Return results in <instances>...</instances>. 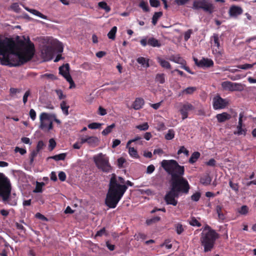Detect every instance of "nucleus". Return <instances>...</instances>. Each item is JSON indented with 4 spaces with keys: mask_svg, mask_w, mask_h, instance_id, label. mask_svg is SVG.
I'll use <instances>...</instances> for the list:
<instances>
[{
    "mask_svg": "<svg viewBox=\"0 0 256 256\" xmlns=\"http://www.w3.org/2000/svg\"><path fill=\"white\" fill-rule=\"evenodd\" d=\"M34 50L28 36H18L16 40L0 38V63L10 67L20 66L32 58Z\"/></svg>",
    "mask_w": 256,
    "mask_h": 256,
    "instance_id": "1",
    "label": "nucleus"
},
{
    "mask_svg": "<svg viewBox=\"0 0 256 256\" xmlns=\"http://www.w3.org/2000/svg\"><path fill=\"white\" fill-rule=\"evenodd\" d=\"M124 184L125 181L122 178H116L114 174H112L105 201L106 205L110 208H114L116 206L126 190L128 187Z\"/></svg>",
    "mask_w": 256,
    "mask_h": 256,
    "instance_id": "2",
    "label": "nucleus"
},
{
    "mask_svg": "<svg viewBox=\"0 0 256 256\" xmlns=\"http://www.w3.org/2000/svg\"><path fill=\"white\" fill-rule=\"evenodd\" d=\"M11 185L10 180L3 174L0 173V196L6 204L15 206L17 204V197L15 194H10Z\"/></svg>",
    "mask_w": 256,
    "mask_h": 256,
    "instance_id": "3",
    "label": "nucleus"
},
{
    "mask_svg": "<svg viewBox=\"0 0 256 256\" xmlns=\"http://www.w3.org/2000/svg\"><path fill=\"white\" fill-rule=\"evenodd\" d=\"M218 238V234L208 225L202 228L200 241L204 247V251L206 252L212 250L216 240Z\"/></svg>",
    "mask_w": 256,
    "mask_h": 256,
    "instance_id": "4",
    "label": "nucleus"
},
{
    "mask_svg": "<svg viewBox=\"0 0 256 256\" xmlns=\"http://www.w3.org/2000/svg\"><path fill=\"white\" fill-rule=\"evenodd\" d=\"M161 166L168 174L172 176V180L181 178L184 174V166H180L175 160H164L161 162Z\"/></svg>",
    "mask_w": 256,
    "mask_h": 256,
    "instance_id": "5",
    "label": "nucleus"
},
{
    "mask_svg": "<svg viewBox=\"0 0 256 256\" xmlns=\"http://www.w3.org/2000/svg\"><path fill=\"white\" fill-rule=\"evenodd\" d=\"M94 160L96 166L104 172H108L112 170L109 163L108 158L102 153H100L94 156Z\"/></svg>",
    "mask_w": 256,
    "mask_h": 256,
    "instance_id": "6",
    "label": "nucleus"
},
{
    "mask_svg": "<svg viewBox=\"0 0 256 256\" xmlns=\"http://www.w3.org/2000/svg\"><path fill=\"white\" fill-rule=\"evenodd\" d=\"M190 188L188 180L183 177L172 180V188L178 194L182 192L186 194L188 192Z\"/></svg>",
    "mask_w": 256,
    "mask_h": 256,
    "instance_id": "7",
    "label": "nucleus"
},
{
    "mask_svg": "<svg viewBox=\"0 0 256 256\" xmlns=\"http://www.w3.org/2000/svg\"><path fill=\"white\" fill-rule=\"evenodd\" d=\"M192 8L194 10H202L210 14L214 12L215 6L210 0H194Z\"/></svg>",
    "mask_w": 256,
    "mask_h": 256,
    "instance_id": "8",
    "label": "nucleus"
},
{
    "mask_svg": "<svg viewBox=\"0 0 256 256\" xmlns=\"http://www.w3.org/2000/svg\"><path fill=\"white\" fill-rule=\"evenodd\" d=\"M40 128L45 132H48L53 128L51 114L42 112L40 116Z\"/></svg>",
    "mask_w": 256,
    "mask_h": 256,
    "instance_id": "9",
    "label": "nucleus"
},
{
    "mask_svg": "<svg viewBox=\"0 0 256 256\" xmlns=\"http://www.w3.org/2000/svg\"><path fill=\"white\" fill-rule=\"evenodd\" d=\"M69 70L70 66L68 64H64L59 68V73L70 83V88H75L76 85L70 74Z\"/></svg>",
    "mask_w": 256,
    "mask_h": 256,
    "instance_id": "10",
    "label": "nucleus"
},
{
    "mask_svg": "<svg viewBox=\"0 0 256 256\" xmlns=\"http://www.w3.org/2000/svg\"><path fill=\"white\" fill-rule=\"evenodd\" d=\"M222 88L228 91H240L244 88L242 85L239 83L232 82L230 81L224 82L221 84Z\"/></svg>",
    "mask_w": 256,
    "mask_h": 256,
    "instance_id": "11",
    "label": "nucleus"
},
{
    "mask_svg": "<svg viewBox=\"0 0 256 256\" xmlns=\"http://www.w3.org/2000/svg\"><path fill=\"white\" fill-rule=\"evenodd\" d=\"M179 196V194L176 190L171 188L164 196V200L167 204H172L176 206L178 204V200L176 198Z\"/></svg>",
    "mask_w": 256,
    "mask_h": 256,
    "instance_id": "12",
    "label": "nucleus"
},
{
    "mask_svg": "<svg viewBox=\"0 0 256 256\" xmlns=\"http://www.w3.org/2000/svg\"><path fill=\"white\" fill-rule=\"evenodd\" d=\"M213 107L214 110L224 108L228 104L225 99L222 98L220 96H216L213 98Z\"/></svg>",
    "mask_w": 256,
    "mask_h": 256,
    "instance_id": "13",
    "label": "nucleus"
},
{
    "mask_svg": "<svg viewBox=\"0 0 256 256\" xmlns=\"http://www.w3.org/2000/svg\"><path fill=\"white\" fill-rule=\"evenodd\" d=\"M194 109V107L191 104L188 102L182 105L180 112L182 116V119L184 120L188 117V112Z\"/></svg>",
    "mask_w": 256,
    "mask_h": 256,
    "instance_id": "14",
    "label": "nucleus"
},
{
    "mask_svg": "<svg viewBox=\"0 0 256 256\" xmlns=\"http://www.w3.org/2000/svg\"><path fill=\"white\" fill-rule=\"evenodd\" d=\"M194 60L196 64L200 68H210L214 65V62L210 59L203 58L198 60L197 58H194Z\"/></svg>",
    "mask_w": 256,
    "mask_h": 256,
    "instance_id": "15",
    "label": "nucleus"
},
{
    "mask_svg": "<svg viewBox=\"0 0 256 256\" xmlns=\"http://www.w3.org/2000/svg\"><path fill=\"white\" fill-rule=\"evenodd\" d=\"M212 44L214 48H216V51L219 52L220 50V40L218 34H214L212 38Z\"/></svg>",
    "mask_w": 256,
    "mask_h": 256,
    "instance_id": "16",
    "label": "nucleus"
},
{
    "mask_svg": "<svg viewBox=\"0 0 256 256\" xmlns=\"http://www.w3.org/2000/svg\"><path fill=\"white\" fill-rule=\"evenodd\" d=\"M229 13L231 16H236L242 13V10L240 7L234 6L230 8Z\"/></svg>",
    "mask_w": 256,
    "mask_h": 256,
    "instance_id": "17",
    "label": "nucleus"
},
{
    "mask_svg": "<svg viewBox=\"0 0 256 256\" xmlns=\"http://www.w3.org/2000/svg\"><path fill=\"white\" fill-rule=\"evenodd\" d=\"M99 139L94 136H88L87 137V144L88 145L92 148H94L98 146L99 143Z\"/></svg>",
    "mask_w": 256,
    "mask_h": 256,
    "instance_id": "18",
    "label": "nucleus"
},
{
    "mask_svg": "<svg viewBox=\"0 0 256 256\" xmlns=\"http://www.w3.org/2000/svg\"><path fill=\"white\" fill-rule=\"evenodd\" d=\"M144 104V100L142 98H136L132 104V108L136 110H138L142 108Z\"/></svg>",
    "mask_w": 256,
    "mask_h": 256,
    "instance_id": "19",
    "label": "nucleus"
},
{
    "mask_svg": "<svg viewBox=\"0 0 256 256\" xmlns=\"http://www.w3.org/2000/svg\"><path fill=\"white\" fill-rule=\"evenodd\" d=\"M216 118L219 122H222L230 120L231 118V116L227 112H224L218 114L216 116Z\"/></svg>",
    "mask_w": 256,
    "mask_h": 256,
    "instance_id": "20",
    "label": "nucleus"
},
{
    "mask_svg": "<svg viewBox=\"0 0 256 256\" xmlns=\"http://www.w3.org/2000/svg\"><path fill=\"white\" fill-rule=\"evenodd\" d=\"M148 58H146L144 57H139L137 58V62L141 64L144 68H148L150 66Z\"/></svg>",
    "mask_w": 256,
    "mask_h": 256,
    "instance_id": "21",
    "label": "nucleus"
},
{
    "mask_svg": "<svg viewBox=\"0 0 256 256\" xmlns=\"http://www.w3.org/2000/svg\"><path fill=\"white\" fill-rule=\"evenodd\" d=\"M196 90L194 86L188 87L182 90L178 94V96H184V94H191L194 92Z\"/></svg>",
    "mask_w": 256,
    "mask_h": 256,
    "instance_id": "22",
    "label": "nucleus"
},
{
    "mask_svg": "<svg viewBox=\"0 0 256 256\" xmlns=\"http://www.w3.org/2000/svg\"><path fill=\"white\" fill-rule=\"evenodd\" d=\"M25 9L29 12H30L31 14L36 16H38L42 19H44V20H47L48 19V17L45 16V15H44L42 14L41 12H38V10H34V9H30V8H29L27 7H26L25 8Z\"/></svg>",
    "mask_w": 256,
    "mask_h": 256,
    "instance_id": "23",
    "label": "nucleus"
},
{
    "mask_svg": "<svg viewBox=\"0 0 256 256\" xmlns=\"http://www.w3.org/2000/svg\"><path fill=\"white\" fill-rule=\"evenodd\" d=\"M246 129L243 128V126H237L236 130L234 132V134L238 136H245L246 134Z\"/></svg>",
    "mask_w": 256,
    "mask_h": 256,
    "instance_id": "24",
    "label": "nucleus"
},
{
    "mask_svg": "<svg viewBox=\"0 0 256 256\" xmlns=\"http://www.w3.org/2000/svg\"><path fill=\"white\" fill-rule=\"evenodd\" d=\"M157 60L158 62L162 68L166 69H170L171 68L170 64L168 61L159 57L158 58Z\"/></svg>",
    "mask_w": 256,
    "mask_h": 256,
    "instance_id": "25",
    "label": "nucleus"
},
{
    "mask_svg": "<svg viewBox=\"0 0 256 256\" xmlns=\"http://www.w3.org/2000/svg\"><path fill=\"white\" fill-rule=\"evenodd\" d=\"M148 44L153 47H160L161 46L160 42L154 38H150L148 40Z\"/></svg>",
    "mask_w": 256,
    "mask_h": 256,
    "instance_id": "26",
    "label": "nucleus"
},
{
    "mask_svg": "<svg viewBox=\"0 0 256 256\" xmlns=\"http://www.w3.org/2000/svg\"><path fill=\"white\" fill-rule=\"evenodd\" d=\"M46 53L45 58L46 60H50L52 59V51L50 48H46L45 49H44L42 51V54L44 56V54Z\"/></svg>",
    "mask_w": 256,
    "mask_h": 256,
    "instance_id": "27",
    "label": "nucleus"
},
{
    "mask_svg": "<svg viewBox=\"0 0 256 256\" xmlns=\"http://www.w3.org/2000/svg\"><path fill=\"white\" fill-rule=\"evenodd\" d=\"M162 16V12H156L152 18V24L155 26L157 24L158 19Z\"/></svg>",
    "mask_w": 256,
    "mask_h": 256,
    "instance_id": "28",
    "label": "nucleus"
},
{
    "mask_svg": "<svg viewBox=\"0 0 256 256\" xmlns=\"http://www.w3.org/2000/svg\"><path fill=\"white\" fill-rule=\"evenodd\" d=\"M126 148L128 149V154L131 157L134 158H138L137 150L134 148L130 147V146H128V148Z\"/></svg>",
    "mask_w": 256,
    "mask_h": 256,
    "instance_id": "29",
    "label": "nucleus"
},
{
    "mask_svg": "<svg viewBox=\"0 0 256 256\" xmlns=\"http://www.w3.org/2000/svg\"><path fill=\"white\" fill-rule=\"evenodd\" d=\"M216 210L220 220H223L225 219L224 214L222 212V206H217L216 208Z\"/></svg>",
    "mask_w": 256,
    "mask_h": 256,
    "instance_id": "30",
    "label": "nucleus"
},
{
    "mask_svg": "<svg viewBox=\"0 0 256 256\" xmlns=\"http://www.w3.org/2000/svg\"><path fill=\"white\" fill-rule=\"evenodd\" d=\"M117 31L116 26H114L110 30L108 34V36L110 39L114 40L116 38V34Z\"/></svg>",
    "mask_w": 256,
    "mask_h": 256,
    "instance_id": "31",
    "label": "nucleus"
},
{
    "mask_svg": "<svg viewBox=\"0 0 256 256\" xmlns=\"http://www.w3.org/2000/svg\"><path fill=\"white\" fill-rule=\"evenodd\" d=\"M212 181V179L209 175H206L202 177L200 182L204 185H208L210 184Z\"/></svg>",
    "mask_w": 256,
    "mask_h": 256,
    "instance_id": "32",
    "label": "nucleus"
},
{
    "mask_svg": "<svg viewBox=\"0 0 256 256\" xmlns=\"http://www.w3.org/2000/svg\"><path fill=\"white\" fill-rule=\"evenodd\" d=\"M200 156V153L196 152L192 154L190 160L189 162L191 164L194 163Z\"/></svg>",
    "mask_w": 256,
    "mask_h": 256,
    "instance_id": "33",
    "label": "nucleus"
},
{
    "mask_svg": "<svg viewBox=\"0 0 256 256\" xmlns=\"http://www.w3.org/2000/svg\"><path fill=\"white\" fill-rule=\"evenodd\" d=\"M98 6L101 9L104 10L106 12H108L110 10V8L105 2H99L98 3Z\"/></svg>",
    "mask_w": 256,
    "mask_h": 256,
    "instance_id": "34",
    "label": "nucleus"
},
{
    "mask_svg": "<svg viewBox=\"0 0 256 256\" xmlns=\"http://www.w3.org/2000/svg\"><path fill=\"white\" fill-rule=\"evenodd\" d=\"M60 108H62L63 113L66 116H68V114L69 106L67 105L65 101H62L60 104Z\"/></svg>",
    "mask_w": 256,
    "mask_h": 256,
    "instance_id": "35",
    "label": "nucleus"
},
{
    "mask_svg": "<svg viewBox=\"0 0 256 256\" xmlns=\"http://www.w3.org/2000/svg\"><path fill=\"white\" fill-rule=\"evenodd\" d=\"M116 126L114 124H112L110 126H108L104 130L102 134L104 136H106L112 132V129Z\"/></svg>",
    "mask_w": 256,
    "mask_h": 256,
    "instance_id": "36",
    "label": "nucleus"
},
{
    "mask_svg": "<svg viewBox=\"0 0 256 256\" xmlns=\"http://www.w3.org/2000/svg\"><path fill=\"white\" fill-rule=\"evenodd\" d=\"M156 80L160 84H164L165 82L164 74H158L156 75Z\"/></svg>",
    "mask_w": 256,
    "mask_h": 256,
    "instance_id": "37",
    "label": "nucleus"
},
{
    "mask_svg": "<svg viewBox=\"0 0 256 256\" xmlns=\"http://www.w3.org/2000/svg\"><path fill=\"white\" fill-rule=\"evenodd\" d=\"M174 136V132L173 130L170 129L165 135V138L167 140H172Z\"/></svg>",
    "mask_w": 256,
    "mask_h": 256,
    "instance_id": "38",
    "label": "nucleus"
},
{
    "mask_svg": "<svg viewBox=\"0 0 256 256\" xmlns=\"http://www.w3.org/2000/svg\"><path fill=\"white\" fill-rule=\"evenodd\" d=\"M56 50L58 52L61 53L63 52V46L62 42H56L54 44Z\"/></svg>",
    "mask_w": 256,
    "mask_h": 256,
    "instance_id": "39",
    "label": "nucleus"
},
{
    "mask_svg": "<svg viewBox=\"0 0 256 256\" xmlns=\"http://www.w3.org/2000/svg\"><path fill=\"white\" fill-rule=\"evenodd\" d=\"M176 230L178 234H182L184 231V228L183 226L180 223L175 224Z\"/></svg>",
    "mask_w": 256,
    "mask_h": 256,
    "instance_id": "40",
    "label": "nucleus"
},
{
    "mask_svg": "<svg viewBox=\"0 0 256 256\" xmlns=\"http://www.w3.org/2000/svg\"><path fill=\"white\" fill-rule=\"evenodd\" d=\"M139 6L141 8L144 12H148L150 11V8L148 2L143 0L141 1L140 3Z\"/></svg>",
    "mask_w": 256,
    "mask_h": 256,
    "instance_id": "41",
    "label": "nucleus"
},
{
    "mask_svg": "<svg viewBox=\"0 0 256 256\" xmlns=\"http://www.w3.org/2000/svg\"><path fill=\"white\" fill-rule=\"evenodd\" d=\"M66 154L65 153L60 154H59L55 155L51 157L52 158L54 159L56 161L64 160L66 158Z\"/></svg>",
    "mask_w": 256,
    "mask_h": 256,
    "instance_id": "42",
    "label": "nucleus"
},
{
    "mask_svg": "<svg viewBox=\"0 0 256 256\" xmlns=\"http://www.w3.org/2000/svg\"><path fill=\"white\" fill-rule=\"evenodd\" d=\"M189 224L194 226L200 227L201 226L200 223L194 217L191 218L189 221Z\"/></svg>",
    "mask_w": 256,
    "mask_h": 256,
    "instance_id": "43",
    "label": "nucleus"
},
{
    "mask_svg": "<svg viewBox=\"0 0 256 256\" xmlns=\"http://www.w3.org/2000/svg\"><path fill=\"white\" fill-rule=\"evenodd\" d=\"M136 128L140 130H146L148 129L149 126L148 122H144V124L138 125Z\"/></svg>",
    "mask_w": 256,
    "mask_h": 256,
    "instance_id": "44",
    "label": "nucleus"
},
{
    "mask_svg": "<svg viewBox=\"0 0 256 256\" xmlns=\"http://www.w3.org/2000/svg\"><path fill=\"white\" fill-rule=\"evenodd\" d=\"M160 216H154L152 218L148 219L146 220V222L147 224L150 225L153 223H155L160 221Z\"/></svg>",
    "mask_w": 256,
    "mask_h": 256,
    "instance_id": "45",
    "label": "nucleus"
},
{
    "mask_svg": "<svg viewBox=\"0 0 256 256\" xmlns=\"http://www.w3.org/2000/svg\"><path fill=\"white\" fill-rule=\"evenodd\" d=\"M255 63L253 64H246L242 65H238L236 67L238 68L242 69V70H248L252 68Z\"/></svg>",
    "mask_w": 256,
    "mask_h": 256,
    "instance_id": "46",
    "label": "nucleus"
},
{
    "mask_svg": "<svg viewBox=\"0 0 256 256\" xmlns=\"http://www.w3.org/2000/svg\"><path fill=\"white\" fill-rule=\"evenodd\" d=\"M248 207L246 206H243L238 210V212L241 214L246 215L248 214Z\"/></svg>",
    "mask_w": 256,
    "mask_h": 256,
    "instance_id": "47",
    "label": "nucleus"
},
{
    "mask_svg": "<svg viewBox=\"0 0 256 256\" xmlns=\"http://www.w3.org/2000/svg\"><path fill=\"white\" fill-rule=\"evenodd\" d=\"M40 76H41V78H46L50 79V80H52L56 79V77L54 76V75L53 74H42Z\"/></svg>",
    "mask_w": 256,
    "mask_h": 256,
    "instance_id": "48",
    "label": "nucleus"
},
{
    "mask_svg": "<svg viewBox=\"0 0 256 256\" xmlns=\"http://www.w3.org/2000/svg\"><path fill=\"white\" fill-rule=\"evenodd\" d=\"M169 240H166L164 243L160 244V247L165 246L167 249H170L172 248V244L170 243Z\"/></svg>",
    "mask_w": 256,
    "mask_h": 256,
    "instance_id": "49",
    "label": "nucleus"
},
{
    "mask_svg": "<svg viewBox=\"0 0 256 256\" xmlns=\"http://www.w3.org/2000/svg\"><path fill=\"white\" fill-rule=\"evenodd\" d=\"M100 126V124L97 122H92L89 124L88 126L90 129H96L98 128Z\"/></svg>",
    "mask_w": 256,
    "mask_h": 256,
    "instance_id": "50",
    "label": "nucleus"
},
{
    "mask_svg": "<svg viewBox=\"0 0 256 256\" xmlns=\"http://www.w3.org/2000/svg\"><path fill=\"white\" fill-rule=\"evenodd\" d=\"M229 185L230 187L234 191L236 192L238 191L239 187L237 184L233 183L232 181L230 180L229 182Z\"/></svg>",
    "mask_w": 256,
    "mask_h": 256,
    "instance_id": "51",
    "label": "nucleus"
},
{
    "mask_svg": "<svg viewBox=\"0 0 256 256\" xmlns=\"http://www.w3.org/2000/svg\"><path fill=\"white\" fill-rule=\"evenodd\" d=\"M44 184L43 182L42 183H38L37 182L36 188L35 190H34V192H40L42 191V186Z\"/></svg>",
    "mask_w": 256,
    "mask_h": 256,
    "instance_id": "52",
    "label": "nucleus"
},
{
    "mask_svg": "<svg viewBox=\"0 0 256 256\" xmlns=\"http://www.w3.org/2000/svg\"><path fill=\"white\" fill-rule=\"evenodd\" d=\"M56 142L53 138H50L49 140V149L52 150L56 146Z\"/></svg>",
    "mask_w": 256,
    "mask_h": 256,
    "instance_id": "53",
    "label": "nucleus"
},
{
    "mask_svg": "<svg viewBox=\"0 0 256 256\" xmlns=\"http://www.w3.org/2000/svg\"><path fill=\"white\" fill-rule=\"evenodd\" d=\"M150 3L152 7L154 8H157L160 5V2L158 0H150Z\"/></svg>",
    "mask_w": 256,
    "mask_h": 256,
    "instance_id": "54",
    "label": "nucleus"
},
{
    "mask_svg": "<svg viewBox=\"0 0 256 256\" xmlns=\"http://www.w3.org/2000/svg\"><path fill=\"white\" fill-rule=\"evenodd\" d=\"M200 192H196L194 194H193L191 198L192 200L194 202H197L199 200L200 198Z\"/></svg>",
    "mask_w": 256,
    "mask_h": 256,
    "instance_id": "55",
    "label": "nucleus"
},
{
    "mask_svg": "<svg viewBox=\"0 0 256 256\" xmlns=\"http://www.w3.org/2000/svg\"><path fill=\"white\" fill-rule=\"evenodd\" d=\"M141 139H142V138L139 136H136L134 138L132 139L128 142L126 145V148H128V146H130V144L131 143H132L133 142H135L138 140H139Z\"/></svg>",
    "mask_w": 256,
    "mask_h": 256,
    "instance_id": "56",
    "label": "nucleus"
},
{
    "mask_svg": "<svg viewBox=\"0 0 256 256\" xmlns=\"http://www.w3.org/2000/svg\"><path fill=\"white\" fill-rule=\"evenodd\" d=\"M192 34V30H188L186 32H185L184 34V39L186 41H187L190 36L191 34Z\"/></svg>",
    "mask_w": 256,
    "mask_h": 256,
    "instance_id": "57",
    "label": "nucleus"
},
{
    "mask_svg": "<svg viewBox=\"0 0 256 256\" xmlns=\"http://www.w3.org/2000/svg\"><path fill=\"white\" fill-rule=\"evenodd\" d=\"M14 151L16 152H20L22 155L25 154L26 152V151L25 149L20 148L18 146L15 148Z\"/></svg>",
    "mask_w": 256,
    "mask_h": 256,
    "instance_id": "58",
    "label": "nucleus"
},
{
    "mask_svg": "<svg viewBox=\"0 0 256 256\" xmlns=\"http://www.w3.org/2000/svg\"><path fill=\"white\" fill-rule=\"evenodd\" d=\"M59 179L64 182L66 180V174L64 172H60L58 174Z\"/></svg>",
    "mask_w": 256,
    "mask_h": 256,
    "instance_id": "59",
    "label": "nucleus"
},
{
    "mask_svg": "<svg viewBox=\"0 0 256 256\" xmlns=\"http://www.w3.org/2000/svg\"><path fill=\"white\" fill-rule=\"evenodd\" d=\"M118 165L119 168H122L124 164L126 162L125 159L123 158H120L118 160Z\"/></svg>",
    "mask_w": 256,
    "mask_h": 256,
    "instance_id": "60",
    "label": "nucleus"
},
{
    "mask_svg": "<svg viewBox=\"0 0 256 256\" xmlns=\"http://www.w3.org/2000/svg\"><path fill=\"white\" fill-rule=\"evenodd\" d=\"M39 151L37 150H33L30 154V162H32L34 161V158L37 156L38 153Z\"/></svg>",
    "mask_w": 256,
    "mask_h": 256,
    "instance_id": "61",
    "label": "nucleus"
},
{
    "mask_svg": "<svg viewBox=\"0 0 256 256\" xmlns=\"http://www.w3.org/2000/svg\"><path fill=\"white\" fill-rule=\"evenodd\" d=\"M189 0H175L174 2L178 5V6H182L186 4L187 2H188Z\"/></svg>",
    "mask_w": 256,
    "mask_h": 256,
    "instance_id": "62",
    "label": "nucleus"
},
{
    "mask_svg": "<svg viewBox=\"0 0 256 256\" xmlns=\"http://www.w3.org/2000/svg\"><path fill=\"white\" fill-rule=\"evenodd\" d=\"M30 116L32 120H35L36 118V112L34 109H30Z\"/></svg>",
    "mask_w": 256,
    "mask_h": 256,
    "instance_id": "63",
    "label": "nucleus"
},
{
    "mask_svg": "<svg viewBox=\"0 0 256 256\" xmlns=\"http://www.w3.org/2000/svg\"><path fill=\"white\" fill-rule=\"evenodd\" d=\"M98 114L100 116H104L106 114V110L102 106H99Z\"/></svg>",
    "mask_w": 256,
    "mask_h": 256,
    "instance_id": "64",
    "label": "nucleus"
}]
</instances>
